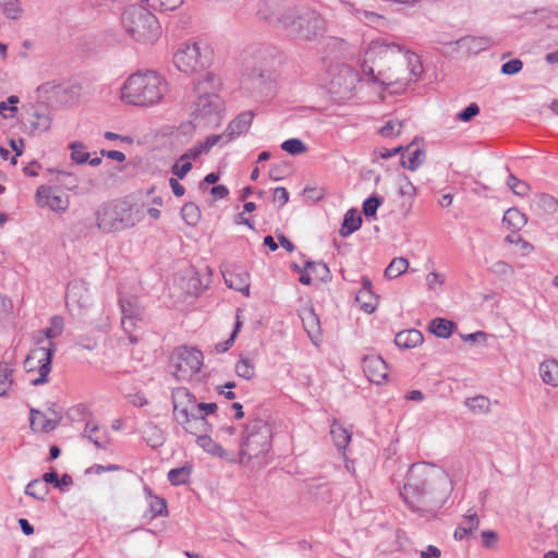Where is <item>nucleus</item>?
<instances>
[{
  "instance_id": "1",
  "label": "nucleus",
  "mask_w": 558,
  "mask_h": 558,
  "mask_svg": "<svg viewBox=\"0 0 558 558\" xmlns=\"http://www.w3.org/2000/svg\"><path fill=\"white\" fill-rule=\"evenodd\" d=\"M450 492L451 481L444 470L420 462L409 468L400 495L413 512L430 520L436 518Z\"/></svg>"
},
{
  "instance_id": "2",
  "label": "nucleus",
  "mask_w": 558,
  "mask_h": 558,
  "mask_svg": "<svg viewBox=\"0 0 558 558\" xmlns=\"http://www.w3.org/2000/svg\"><path fill=\"white\" fill-rule=\"evenodd\" d=\"M220 78L206 72L194 82L195 100L191 107V117L196 125L218 126L225 112V102L217 94Z\"/></svg>"
},
{
  "instance_id": "3",
  "label": "nucleus",
  "mask_w": 558,
  "mask_h": 558,
  "mask_svg": "<svg viewBox=\"0 0 558 558\" xmlns=\"http://www.w3.org/2000/svg\"><path fill=\"white\" fill-rule=\"evenodd\" d=\"M272 430L265 413L255 409L248 414V421L244 424L239 450V462L247 464L253 460L266 463V457L272 445Z\"/></svg>"
},
{
  "instance_id": "4",
  "label": "nucleus",
  "mask_w": 558,
  "mask_h": 558,
  "mask_svg": "<svg viewBox=\"0 0 558 558\" xmlns=\"http://www.w3.org/2000/svg\"><path fill=\"white\" fill-rule=\"evenodd\" d=\"M165 78L154 71L137 72L128 77L121 89L122 100L141 107L154 106L167 93Z\"/></svg>"
},
{
  "instance_id": "5",
  "label": "nucleus",
  "mask_w": 558,
  "mask_h": 558,
  "mask_svg": "<svg viewBox=\"0 0 558 558\" xmlns=\"http://www.w3.org/2000/svg\"><path fill=\"white\" fill-rule=\"evenodd\" d=\"M96 226L105 233H117L133 228L143 215L133 206L121 199L101 204L95 211Z\"/></svg>"
},
{
  "instance_id": "6",
  "label": "nucleus",
  "mask_w": 558,
  "mask_h": 558,
  "mask_svg": "<svg viewBox=\"0 0 558 558\" xmlns=\"http://www.w3.org/2000/svg\"><path fill=\"white\" fill-rule=\"evenodd\" d=\"M121 22L125 32L142 44H153L161 34L157 17L143 5L128 7L122 13Z\"/></svg>"
},
{
  "instance_id": "7",
  "label": "nucleus",
  "mask_w": 558,
  "mask_h": 558,
  "mask_svg": "<svg viewBox=\"0 0 558 558\" xmlns=\"http://www.w3.org/2000/svg\"><path fill=\"white\" fill-rule=\"evenodd\" d=\"M281 26L291 36L300 40H312L323 35L325 21L316 12L310 9H289L286 17H280Z\"/></svg>"
},
{
  "instance_id": "8",
  "label": "nucleus",
  "mask_w": 558,
  "mask_h": 558,
  "mask_svg": "<svg viewBox=\"0 0 558 558\" xmlns=\"http://www.w3.org/2000/svg\"><path fill=\"white\" fill-rule=\"evenodd\" d=\"M213 59L211 49L204 43L182 44L173 56V63L180 72L199 73L207 69Z\"/></svg>"
},
{
  "instance_id": "9",
  "label": "nucleus",
  "mask_w": 558,
  "mask_h": 558,
  "mask_svg": "<svg viewBox=\"0 0 558 558\" xmlns=\"http://www.w3.org/2000/svg\"><path fill=\"white\" fill-rule=\"evenodd\" d=\"M54 353L56 344L53 341H49L48 345H39L28 352L23 363L24 369L27 373L38 371V377L31 381L33 386L48 383Z\"/></svg>"
},
{
  "instance_id": "10",
  "label": "nucleus",
  "mask_w": 558,
  "mask_h": 558,
  "mask_svg": "<svg viewBox=\"0 0 558 558\" xmlns=\"http://www.w3.org/2000/svg\"><path fill=\"white\" fill-rule=\"evenodd\" d=\"M171 367L173 376L181 381L190 380L203 365V353L196 348L180 347L172 354Z\"/></svg>"
},
{
  "instance_id": "11",
  "label": "nucleus",
  "mask_w": 558,
  "mask_h": 558,
  "mask_svg": "<svg viewBox=\"0 0 558 558\" xmlns=\"http://www.w3.org/2000/svg\"><path fill=\"white\" fill-rule=\"evenodd\" d=\"M173 418L187 433V427H193L195 417L196 398L185 387L173 389L172 395Z\"/></svg>"
},
{
  "instance_id": "12",
  "label": "nucleus",
  "mask_w": 558,
  "mask_h": 558,
  "mask_svg": "<svg viewBox=\"0 0 558 558\" xmlns=\"http://www.w3.org/2000/svg\"><path fill=\"white\" fill-rule=\"evenodd\" d=\"M359 81L360 74L353 68L341 65L330 80V93L339 99L350 98Z\"/></svg>"
},
{
  "instance_id": "13",
  "label": "nucleus",
  "mask_w": 558,
  "mask_h": 558,
  "mask_svg": "<svg viewBox=\"0 0 558 558\" xmlns=\"http://www.w3.org/2000/svg\"><path fill=\"white\" fill-rule=\"evenodd\" d=\"M362 367L366 378L371 383L380 385L387 379L388 365L378 354H366L362 360Z\"/></svg>"
},
{
  "instance_id": "14",
  "label": "nucleus",
  "mask_w": 558,
  "mask_h": 558,
  "mask_svg": "<svg viewBox=\"0 0 558 558\" xmlns=\"http://www.w3.org/2000/svg\"><path fill=\"white\" fill-rule=\"evenodd\" d=\"M119 302L122 312V328L130 333L135 323L143 319V308L135 296L120 298Z\"/></svg>"
},
{
  "instance_id": "15",
  "label": "nucleus",
  "mask_w": 558,
  "mask_h": 558,
  "mask_svg": "<svg viewBox=\"0 0 558 558\" xmlns=\"http://www.w3.org/2000/svg\"><path fill=\"white\" fill-rule=\"evenodd\" d=\"M36 201L38 206L49 207L54 211H65L68 208V201L57 189L50 186L40 185L36 191Z\"/></svg>"
},
{
  "instance_id": "16",
  "label": "nucleus",
  "mask_w": 558,
  "mask_h": 558,
  "mask_svg": "<svg viewBox=\"0 0 558 558\" xmlns=\"http://www.w3.org/2000/svg\"><path fill=\"white\" fill-rule=\"evenodd\" d=\"M218 409L215 402H196L195 417L193 420V427H187V433L197 435L198 433H210L213 425L208 422L207 416L214 414Z\"/></svg>"
},
{
  "instance_id": "17",
  "label": "nucleus",
  "mask_w": 558,
  "mask_h": 558,
  "mask_svg": "<svg viewBox=\"0 0 558 558\" xmlns=\"http://www.w3.org/2000/svg\"><path fill=\"white\" fill-rule=\"evenodd\" d=\"M255 64L248 72L251 78H270L272 68L276 63L275 53L267 49H259L254 54Z\"/></svg>"
},
{
  "instance_id": "18",
  "label": "nucleus",
  "mask_w": 558,
  "mask_h": 558,
  "mask_svg": "<svg viewBox=\"0 0 558 558\" xmlns=\"http://www.w3.org/2000/svg\"><path fill=\"white\" fill-rule=\"evenodd\" d=\"M288 10L280 0H262L258 2L257 14L269 24L281 25L280 17H286Z\"/></svg>"
},
{
  "instance_id": "19",
  "label": "nucleus",
  "mask_w": 558,
  "mask_h": 558,
  "mask_svg": "<svg viewBox=\"0 0 558 558\" xmlns=\"http://www.w3.org/2000/svg\"><path fill=\"white\" fill-rule=\"evenodd\" d=\"M65 304L68 307H77L78 310L88 306L89 293L83 281H72L68 284Z\"/></svg>"
},
{
  "instance_id": "20",
  "label": "nucleus",
  "mask_w": 558,
  "mask_h": 558,
  "mask_svg": "<svg viewBox=\"0 0 558 558\" xmlns=\"http://www.w3.org/2000/svg\"><path fill=\"white\" fill-rule=\"evenodd\" d=\"M254 118L253 111H244L238 114L227 126L225 131L226 143L248 131Z\"/></svg>"
},
{
  "instance_id": "21",
  "label": "nucleus",
  "mask_w": 558,
  "mask_h": 558,
  "mask_svg": "<svg viewBox=\"0 0 558 558\" xmlns=\"http://www.w3.org/2000/svg\"><path fill=\"white\" fill-rule=\"evenodd\" d=\"M31 133L40 134L51 128V118L44 107L34 108L29 116Z\"/></svg>"
},
{
  "instance_id": "22",
  "label": "nucleus",
  "mask_w": 558,
  "mask_h": 558,
  "mask_svg": "<svg viewBox=\"0 0 558 558\" xmlns=\"http://www.w3.org/2000/svg\"><path fill=\"white\" fill-rule=\"evenodd\" d=\"M226 284L235 291L241 292L244 295L250 293V275L246 271L235 272L227 270L223 272Z\"/></svg>"
},
{
  "instance_id": "23",
  "label": "nucleus",
  "mask_w": 558,
  "mask_h": 558,
  "mask_svg": "<svg viewBox=\"0 0 558 558\" xmlns=\"http://www.w3.org/2000/svg\"><path fill=\"white\" fill-rule=\"evenodd\" d=\"M142 437L153 449L161 447L166 441L163 430L153 422H147L143 425Z\"/></svg>"
},
{
  "instance_id": "24",
  "label": "nucleus",
  "mask_w": 558,
  "mask_h": 558,
  "mask_svg": "<svg viewBox=\"0 0 558 558\" xmlns=\"http://www.w3.org/2000/svg\"><path fill=\"white\" fill-rule=\"evenodd\" d=\"M423 335L417 329H408L398 332L395 337V343L401 349L415 348L423 342Z\"/></svg>"
},
{
  "instance_id": "25",
  "label": "nucleus",
  "mask_w": 558,
  "mask_h": 558,
  "mask_svg": "<svg viewBox=\"0 0 558 558\" xmlns=\"http://www.w3.org/2000/svg\"><path fill=\"white\" fill-rule=\"evenodd\" d=\"M411 146H408L405 153H402L400 162L402 167L415 171L425 161L426 153L422 148L410 150Z\"/></svg>"
},
{
  "instance_id": "26",
  "label": "nucleus",
  "mask_w": 558,
  "mask_h": 558,
  "mask_svg": "<svg viewBox=\"0 0 558 558\" xmlns=\"http://www.w3.org/2000/svg\"><path fill=\"white\" fill-rule=\"evenodd\" d=\"M480 526V519L475 512L468 513L464 515V521L457 526L453 533L456 541H462L463 538L471 536Z\"/></svg>"
},
{
  "instance_id": "27",
  "label": "nucleus",
  "mask_w": 558,
  "mask_h": 558,
  "mask_svg": "<svg viewBox=\"0 0 558 558\" xmlns=\"http://www.w3.org/2000/svg\"><path fill=\"white\" fill-rule=\"evenodd\" d=\"M362 222L359 210L355 208L349 209L343 217V222L339 230L340 235L343 238L349 236L361 228Z\"/></svg>"
},
{
  "instance_id": "28",
  "label": "nucleus",
  "mask_w": 558,
  "mask_h": 558,
  "mask_svg": "<svg viewBox=\"0 0 558 558\" xmlns=\"http://www.w3.org/2000/svg\"><path fill=\"white\" fill-rule=\"evenodd\" d=\"M196 444L207 453L218 457L226 458L227 451L216 441L211 439L208 433H198Z\"/></svg>"
},
{
  "instance_id": "29",
  "label": "nucleus",
  "mask_w": 558,
  "mask_h": 558,
  "mask_svg": "<svg viewBox=\"0 0 558 558\" xmlns=\"http://www.w3.org/2000/svg\"><path fill=\"white\" fill-rule=\"evenodd\" d=\"M302 323L305 331L312 340L319 338L320 324L319 318L313 308L306 310L302 316Z\"/></svg>"
},
{
  "instance_id": "30",
  "label": "nucleus",
  "mask_w": 558,
  "mask_h": 558,
  "mask_svg": "<svg viewBox=\"0 0 558 558\" xmlns=\"http://www.w3.org/2000/svg\"><path fill=\"white\" fill-rule=\"evenodd\" d=\"M539 375L545 384L558 386V362L547 360L539 365Z\"/></svg>"
},
{
  "instance_id": "31",
  "label": "nucleus",
  "mask_w": 558,
  "mask_h": 558,
  "mask_svg": "<svg viewBox=\"0 0 558 558\" xmlns=\"http://www.w3.org/2000/svg\"><path fill=\"white\" fill-rule=\"evenodd\" d=\"M13 373L14 369L11 364L0 362V397L2 398L9 396V391L14 384Z\"/></svg>"
},
{
  "instance_id": "32",
  "label": "nucleus",
  "mask_w": 558,
  "mask_h": 558,
  "mask_svg": "<svg viewBox=\"0 0 558 558\" xmlns=\"http://www.w3.org/2000/svg\"><path fill=\"white\" fill-rule=\"evenodd\" d=\"M193 471V466L191 464H185L180 468L171 469L168 472V481L173 486L184 485L190 482V477Z\"/></svg>"
},
{
  "instance_id": "33",
  "label": "nucleus",
  "mask_w": 558,
  "mask_h": 558,
  "mask_svg": "<svg viewBox=\"0 0 558 558\" xmlns=\"http://www.w3.org/2000/svg\"><path fill=\"white\" fill-rule=\"evenodd\" d=\"M502 221L513 231H518L525 226L527 219L518 208L512 207L506 210Z\"/></svg>"
},
{
  "instance_id": "34",
  "label": "nucleus",
  "mask_w": 558,
  "mask_h": 558,
  "mask_svg": "<svg viewBox=\"0 0 558 558\" xmlns=\"http://www.w3.org/2000/svg\"><path fill=\"white\" fill-rule=\"evenodd\" d=\"M84 435L100 449H105L108 445L106 433L100 434V429L97 425L92 422H87L84 428Z\"/></svg>"
},
{
  "instance_id": "35",
  "label": "nucleus",
  "mask_w": 558,
  "mask_h": 558,
  "mask_svg": "<svg viewBox=\"0 0 558 558\" xmlns=\"http://www.w3.org/2000/svg\"><path fill=\"white\" fill-rule=\"evenodd\" d=\"M454 324L446 318H434L430 322L429 330L439 338H449L452 333Z\"/></svg>"
},
{
  "instance_id": "36",
  "label": "nucleus",
  "mask_w": 558,
  "mask_h": 558,
  "mask_svg": "<svg viewBox=\"0 0 558 558\" xmlns=\"http://www.w3.org/2000/svg\"><path fill=\"white\" fill-rule=\"evenodd\" d=\"M355 302L360 305L362 311L368 314L373 313L378 305V299L374 292L359 291Z\"/></svg>"
},
{
  "instance_id": "37",
  "label": "nucleus",
  "mask_w": 558,
  "mask_h": 558,
  "mask_svg": "<svg viewBox=\"0 0 558 558\" xmlns=\"http://www.w3.org/2000/svg\"><path fill=\"white\" fill-rule=\"evenodd\" d=\"M330 434L332 436L336 447L339 450L345 449L351 440V434L340 424H332Z\"/></svg>"
},
{
  "instance_id": "38",
  "label": "nucleus",
  "mask_w": 558,
  "mask_h": 558,
  "mask_svg": "<svg viewBox=\"0 0 558 558\" xmlns=\"http://www.w3.org/2000/svg\"><path fill=\"white\" fill-rule=\"evenodd\" d=\"M465 405L476 414H485L490 411V400L485 396H475L465 400Z\"/></svg>"
},
{
  "instance_id": "39",
  "label": "nucleus",
  "mask_w": 558,
  "mask_h": 558,
  "mask_svg": "<svg viewBox=\"0 0 558 558\" xmlns=\"http://www.w3.org/2000/svg\"><path fill=\"white\" fill-rule=\"evenodd\" d=\"M25 494L36 500H45L49 493L48 486L39 478L31 481L25 487Z\"/></svg>"
},
{
  "instance_id": "40",
  "label": "nucleus",
  "mask_w": 558,
  "mask_h": 558,
  "mask_svg": "<svg viewBox=\"0 0 558 558\" xmlns=\"http://www.w3.org/2000/svg\"><path fill=\"white\" fill-rule=\"evenodd\" d=\"M409 262L403 257L393 258L385 269V276L388 279H395L407 271Z\"/></svg>"
},
{
  "instance_id": "41",
  "label": "nucleus",
  "mask_w": 558,
  "mask_h": 558,
  "mask_svg": "<svg viewBox=\"0 0 558 558\" xmlns=\"http://www.w3.org/2000/svg\"><path fill=\"white\" fill-rule=\"evenodd\" d=\"M304 270H310L317 279L326 281L330 278V270L324 262L306 260L304 263Z\"/></svg>"
},
{
  "instance_id": "42",
  "label": "nucleus",
  "mask_w": 558,
  "mask_h": 558,
  "mask_svg": "<svg viewBox=\"0 0 558 558\" xmlns=\"http://www.w3.org/2000/svg\"><path fill=\"white\" fill-rule=\"evenodd\" d=\"M535 205L546 214H553L558 208V201L546 193L538 194L535 198Z\"/></svg>"
},
{
  "instance_id": "43",
  "label": "nucleus",
  "mask_w": 558,
  "mask_h": 558,
  "mask_svg": "<svg viewBox=\"0 0 558 558\" xmlns=\"http://www.w3.org/2000/svg\"><path fill=\"white\" fill-rule=\"evenodd\" d=\"M241 327H242V322L240 320V310H238L236 311V320H235L234 328H233L230 337L226 341L218 342L215 345V351L217 353H225V352H227L232 347V344L234 343V340H235V338H236Z\"/></svg>"
},
{
  "instance_id": "44",
  "label": "nucleus",
  "mask_w": 558,
  "mask_h": 558,
  "mask_svg": "<svg viewBox=\"0 0 558 558\" xmlns=\"http://www.w3.org/2000/svg\"><path fill=\"white\" fill-rule=\"evenodd\" d=\"M235 373L239 377L246 380L252 379L255 376V367L251 359L241 357L235 364Z\"/></svg>"
},
{
  "instance_id": "45",
  "label": "nucleus",
  "mask_w": 558,
  "mask_h": 558,
  "mask_svg": "<svg viewBox=\"0 0 558 558\" xmlns=\"http://www.w3.org/2000/svg\"><path fill=\"white\" fill-rule=\"evenodd\" d=\"M37 420H41V426L40 430L43 432H50L58 427L59 420H50L47 418L40 411L38 410H31V426L33 427L36 424Z\"/></svg>"
},
{
  "instance_id": "46",
  "label": "nucleus",
  "mask_w": 558,
  "mask_h": 558,
  "mask_svg": "<svg viewBox=\"0 0 558 558\" xmlns=\"http://www.w3.org/2000/svg\"><path fill=\"white\" fill-rule=\"evenodd\" d=\"M181 216L189 226H195L201 218V211L195 204L186 203L181 208Z\"/></svg>"
},
{
  "instance_id": "47",
  "label": "nucleus",
  "mask_w": 558,
  "mask_h": 558,
  "mask_svg": "<svg viewBox=\"0 0 558 558\" xmlns=\"http://www.w3.org/2000/svg\"><path fill=\"white\" fill-rule=\"evenodd\" d=\"M280 147L282 150L292 156H296L307 151V146L300 138L296 137L286 140L284 142H282Z\"/></svg>"
},
{
  "instance_id": "48",
  "label": "nucleus",
  "mask_w": 558,
  "mask_h": 558,
  "mask_svg": "<svg viewBox=\"0 0 558 558\" xmlns=\"http://www.w3.org/2000/svg\"><path fill=\"white\" fill-rule=\"evenodd\" d=\"M384 199L381 196L376 194L369 196L363 202L362 211L366 218L375 217L377 209L383 204Z\"/></svg>"
},
{
  "instance_id": "49",
  "label": "nucleus",
  "mask_w": 558,
  "mask_h": 558,
  "mask_svg": "<svg viewBox=\"0 0 558 558\" xmlns=\"http://www.w3.org/2000/svg\"><path fill=\"white\" fill-rule=\"evenodd\" d=\"M508 187L518 196H525L530 191L526 182L518 179L514 174L510 173L507 179Z\"/></svg>"
},
{
  "instance_id": "50",
  "label": "nucleus",
  "mask_w": 558,
  "mask_h": 558,
  "mask_svg": "<svg viewBox=\"0 0 558 558\" xmlns=\"http://www.w3.org/2000/svg\"><path fill=\"white\" fill-rule=\"evenodd\" d=\"M155 10L172 11L179 8L184 0H141Z\"/></svg>"
},
{
  "instance_id": "51",
  "label": "nucleus",
  "mask_w": 558,
  "mask_h": 558,
  "mask_svg": "<svg viewBox=\"0 0 558 558\" xmlns=\"http://www.w3.org/2000/svg\"><path fill=\"white\" fill-rule=\"evenodd\" d=\"M84 148L85 147L82 143L74 142L70 144V149L72 150L71 158L74 162L83 165L88 161L90 155L85 151Z\"/></svg>"
},
{
  "instance_id": "52",
  "label": "nucleus",
  "mask_w": 558,
  "mask_h": 558,
  "mask_svg": "<svg viewBox=\"0 0 558 558\" xmlns=\"http://www.w3.org/2000/svg\"><path fill=\"white\" fill-rule=\"evenodd\" d=\"M62 330H63V319L59 316L52 317L50 327H48L44 330V336L47 340V343L49 341H52L53 338L61 335Z\"/></svg>"
},
{
  "instance_id": "53",
  "label": "nucleus",
  "mask_w": 558,
  "mask_h": 558,
  "mask_svg": "<svg viewBox=\"0 0 558 558\" xmlns=\"http://www.w3.org/2000/svg\"><path fill=\"white\" fill-rule=\"evenodd\" d=\"M149 508H150L153 518L162 517V515L168 514L167 502L161 497H158V496L151 497L150 501H149Z\"/></svg>"
},
{
  "instance_id": "54",
  "label": "nucleus",
  "mask_w": 558,
  "mask_h": 558,
  "mask_svg": "<svg viewBox=\"0 0 558 558\" xmlns=\"http://www.w3.org/2000/svg\"><path fill=\"white\" fill-rule=\"evenodd\" d=\"M403 123L400 121H388L385 125H383L379 130L381 136L390 137L393 135H398L401 132Z\"/></svg>"
},
{
  "instance_id": "55",
  "label": "nucleus",
  "mask_w": 558,
  "mask_h": 558,
  "mask_svg": "<svg viewBox=\"0 0 558 558\" xmlns=\"http://www.w3.org/2000/svg\"><path fill=\"white\" fill-rule=\"evenodd\" d=\"M192 169V162L191 161H175L173 166L171 167V172L173 175L178 177V179L182 180L186 177V174Z\"/></svg>"
},
{
  "instance_id": "56",
  "label": "nucleus",
  "mask_w": 558,
  "mask_h": 558,
  "mask_svg": "<svg viewBox=\"0 0 558 558\" xmlns=\"http://www.w3.org/2000/svg\"><path fill=\"white\" fill-rule=\"evenodd\" d=\"M2 5L9 19L16 20L20 16L21 9L19 7V0H2Z\"/></svg>"
},
{
  "instance_id": "57",
  "label": "nucleus",
  "mask_w": 558,
  "mask_h": 558,
  "mask_svg": "<svg viewBox=\"0 0 558 558\" xmlns=\"http://www.w3.org/2000/svg\"><path fill=\"white\" fill-rule=\"evenodd\" d=\"M523 68V62L520 59H511L501 65V73L505 75H514Z\"/></svg>"
},
{
  "instance_id": "58",
  "label": "nucleus",
  "mask_w": 558,
  "mask_h": 558,
  "mask_svg": "<svg viewBox=\"0 0 558 558\" xmlns=\"http://www.w3.org/2000/svg\"><path fill=\"white\" fill-rule=\"evenodd\" d=\"M220 141L226 144V135L225 132L222 134H214L208 136L204 142H199V146L203 150V153H208L216 144H218Z\"/></svg>"
},
{
  "instance_id": "59",
  "label": "nucleus",
  "mask_w": 558,
  "mask_h": 558,
  "mask_svg": "<svg viewBox=\"0 0 558 558\" xmlns=\"http://www.w3.org/2000/svg\"><path fill=\"white\" fill-rule=\"evenodd\" d=\"M478 113H480V107L475 102H472L466 108H464L462 111H460L458 113L457 118L460 121L469 122L474 117H476Z\"/></svg>"
},
{
  "instance_id": "60",
  "label": "nucleus",
  "mask_w": 558,
  "mask_h": 558,
  "mask_svg": "<svg viewBox=\"0 0 558 558\" xmlns=\"http://www.w3.org/2000/svg\"><path fill=\"white\" fill-rule=\"evenodd\" d=\"M399 194L401 196H408L411 199L415 196L416 187L413 185V183L409 180L408 177H403L401 179L399 185Z\"/></svg>"
},
{
  "instance_id": "61",
  "label": "nucleus",
  "mask_w": 558,
  "mask_h": 558,
  "mask_svg": "<svg viewBox=\"0 0 558 558\" xmlns=\"http://www.w3.org/2000/svg\"><path fill=\"white\" fill-rule=\"evenodd\" d=\"M482 545L485 548L492 549L496 547L498 534L495 531L487 530L481 533Z\"/></svg>"
},
{
  "instance_id": "62",
  "label": "nucleus",
  "mask_w": 558,
  "mask_h": 558,
  "mask_svg": "<svg viewBox=\"0 0 558 558\" xmlns=\"http://www.w3.org/2000/svg\"><path fill=\"white\" fill-rule=\"evenodd\" d=\"M274 202L278 203V207H283L289 202V193L286 187L278 186L274 190Z\"/></svg>"
},
{
  "instance_id": "63",
  "label": "nucleus",
  "mask_w": 558,
  "mask_h": 558,
  "mask_svg": "<svg viewBox=\"0 0 558 558\" xmlns=\"http://www.w3.org/2000/svg\"><path fill=\"white\" fill-rule=\"evenodd\" d=\"M17 102H19V97L17 96H15V95L9 96L5 101H1L0 102V114H3L4 117H7L4 114L5 110H10L11 112H16L17 108H16L15 105Z\"/></svg>"
},
{
  "instance_id": "64",
  "label": "nucleus",
  "mask_w": 558,
  "mask_h": 558,
  "mask_svg": "<svg viewBox=\"0 0 558 558\" xmlns=\"http://www.w3.org/2000/svg\"><path fill=\"white\" fill-rule=\"evenodd\" d=\"M203 154V150L199 146V144L197 143L196 145H194L193 147H191L190 149H187L181 157H180V161H191V160H195L197 159L201 155Z\"/></svg>"
}]
</instances>
